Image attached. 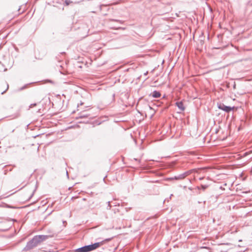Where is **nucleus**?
Instances as JSON below:
<instances>
[{
  "label": "nucleus",
  "instance_id": "nucleus-1",
  "mask_svg": "<svg viewBox=\"0 0 252 252\" xmlns=\"http://www.w3.org/2000/svg\"><path fill=\"white\" fill-rule=\"evenodd\" d=\"M52 235H38L34 236L31 240L27 243L26 246L24 248L23 251H28L37 247L42 242L45 241L49 238L52 237Z\"/></svg>",
  "mask_w": 252,
  "mask_h": 252
},
{
  "label": "nucleus",
  "instance_id": "nucleus-2",
  "mask_svg": "<svg viewBox=\"0 0 252 252\" xmlns=\"http://www.w3.org/2000/svg\"><path fill=\"white\" fill-rule=\"evenodd\" d=\"M217 106L219 109L221 110L226 113L230 112L235 108L234 106L231 107L230 106H226L221 102L218 103Z\"/></svg>",
  "mask_w": 252,
  "mask_h": 252
},
{
  "label": "nucleus",
  "instance_id": "nucleus-3",
  "mask_svg": "<svg viewBox=\"0 0 252 252\" xmlns=\"http://www.w3.org/2000/svg\"><path fill=\"white\" fill-rule=\"evenodd\" d=\"M192 172L191 170H189L186 171L182 174H181L178 176H175L173 177L169 178L168 179L169 180H183L187 176L189 175Z\"/></svg>",
  "mask_w": 252,
  "mask_h": 252
},
{
  "label": "nucleus",
  "instance_id": "nucleus-4",
  "mask_svg": "<svg viewBox=\"0 0 252 252\" xmlns=\"http://www.w3.org/2000/svg\"><path fill=\"white\" fill-rule=\"evenodd\" d=\"M111 240V238H108V239H106L104 241H102L99 242H96L94 244H91L92 246L93 247V250H95L96 249H97L98 248L100 247L101 245H102L104 244V241L108 242Z\"/></svg>",
  "mask_w": 252,
  "mask_h": 252
},
{
  "label": "nucleus",
  "instance_id": "nucleus-5",
  "mask_svg": "<svg viewBox=\"0 0 252 252\" xmlns=\"http://www.w3.org/2000/svg\"><path fill=\"white\" fill-rule=\"evenodd\" d=\"M90 116V114L86 113L85 112H81L78 114V116L76 118V119H83L88 118Z\"/></svg>",
  "mask_w": 252,
  "mask_h": 252
},
{
  "label": "nucleus",
  "instance_id": "nucleus-6",
  "mask_svg": "<svg viewBox=\"0 0 252 252\" xmlns=\"http://www.w3.org/2000/svg\"><path fill=\"white\" fill-rule=\"evenodd\" d=\"M175 105L181 111H184L185 109L184 103L182 101L176 102L175 103Z\"/></svg>",
  "mask_w": 252,
  "mask_h": 252
},
{
  "label": "nucleus",
  "instance_id": "nucleus-7",
  "mask_svg": "<svg viewBox=\"0 0 252 252\" xmlns=\"http://www.w3.org/2000/svg\"><path fill=\"white\" fill-rule=\"evenodd\" d=\"M151 95L153 97L155 98H159L161 94L158 91H154L151 94Z\"/></svg>",
  "mask_w": 252,
  "mask_h": 252
},
{
  "label": "nucleus",
  "instance_id": "nucleus-8",
  "mask_svg": "<svg viewBox=\"0 0 252 252\" xmlns=\"http://www.w3.org/2000/svg\"><path fill=\"white\" fill-rule=\"evenodd\" d=\"M76 252H87L86 245L75 250Z\"/></svg>",
  "mask_w": 252,
  "mask_h": 252
},
{
  "label": "nucleus",
  "instance_id": "nucleus-9",
  "mask_svg": "<svg viewBox=\"0 0 252 252\" xmlns=\"http://www.w3.org/2000/svg\"><path fill=\"white\" fill-rule=\"evenodd\" d=\"M7 70V67L5 65L0 62V71H6Z\"/></svg>",
  "mask_w": 252,
  "mask_h": 252
},
{
  "label": "nucleus",
  "instance_id": "nucleus-10",
  "mask_svg": "<svg viewBox=\"0 0 252 252\" xmlns=\"http://www.w3.org/2000/svg\"><path fill=\"white\" fill-rule=\"evenodd\" d=\"M86 246L87 252H90L94 251L93 247L92 246V244L86 245Z\"/></svg>",
  "mask_w": 252,
  "mask_h": 252
},
{
  "label": "nucleus",
  "instance_id": "nucleus-11",
  "mask_svg": "<svg viewBox=\"0 0 252 252\" xmlns=\"http://www.w3.org/2000/svg\"><path fill=\"white\" fill-rule=\"evenodd\" d=\"M37 182H36V185H35V189H34V190L33 191L32 194H31V195L29 197V200L33 196L35 191H36V190L37 189Z\"/></svg>",
  "mask_w": 252,
  "mask_h": 252
},
{
  "label": "nucleus",
  "instance_id": "nucleus-12",
  "mask_svg": "<svg viewBox=\"0 0 252 252\" xmlns=\"http://www.w3.org/2000/svg\"><path fill=\"white\" fill-rule=\"evenodd\" d=\"M207 187H208L207 185H201V187L200 188L198 187V189H201L204 190L207 188Z\"/></svg>",
  "mask_w": 252,
  "mask_h": 252
},
{
  "label": "nucleus",
  "instance_id": "nucleus-13",
  "mask_svg": "<svg viewBox=\"0 0 252 252\" xmlns=\"http://www.w3.org/2000/svg\"><path fill=\"white\" fill-rule=\"evenodd\" d=\"M3 204H4L3 207H6L7 208H13V207L12 206H10V205L4 203H3Z\"/></svg>",
  "mask_w": 252,
  "mask_h": 252
},
{
  "label": "nucleus",
  "instance_id": "nucleus-14",
  "mask_svg": "<svg viewBox=\"0 0 252 252\" xmlns=\"http://www.w3.org/2000/svg\"><path fill=\"white\" fill-rule=\"evenodd\" d=\"M6 88L5 90H4V91H3L1 93V94H4L8 90V89L9 88V85L7 83H6Z\"/></svg>",
  "mask_w": 252,
  "mask_h": 252
},
{
  "label": "nucleus",
  "instance_id": "nucleus-15",
  "mask_svg": "<svg viewBox=\"0 0 252 252\" xmlns=\"http://www.w3.org/2000/svg\"><path fill=\"white\" fill-rule=\"evenodd\" d=\"M72 2L69 0H65V3L66 5H68Z\"/></svg>",
  "mask_w": 252,
  "mask_h": 252
},
{
  "label": "nucleus",
  "instance_id": "nucleus-16",
  "mask_svg": "<svg viewBox=\"0 0 252 252\" xmlns=\"http://www.w3.org/2000/svg\"><path fill=\"white\" fill-rule=\"evenodd\" d=\"M28 85V84L25 85V86H24L23 87L21 88L20 90H23L26 89Z\"/></svg>",
  "mask_w": 252,
  "mask_h": 252
},
{
  "label": "nucleus",
  "instance_id": "nucleus-17",
  "mask_svg": "<svg viewBox=\"0 0 252 252\" xmlns=\"http://www.w3.org/2000/svg\"><path fill=\"white\" fill-rule=\"evenodd\" d=\"M36 105V103L31 104L30 105V106H29V108H32V107H34V106H35Z\"/></svg>",
  "mask_w": 252,
  "mask_h": 252
},
{
  "label": "nucleus",
  "instance_id": "nucleus-18",
  "mask_svg": "<svg viewBox=\"0 0 252 252\" xmlns=\"http://www.w3.org/2000/svg\"><path fill=\"white\" fill-rule=\"evenodd\" d=\"M111 206L110 205V201H108V206H107V209H111Z\"/></svg>",
  "mask_w": 252,
  "mask_h": 252
},
{
  "label": "nucleus",
  "instance_id": "nucleus-19",
  "mask_svg": "<svg viewBox=\"0 0 252 252\" xmlns=\"http://www.w3.org/2000/svg\"><path fill=\"white\" fill-rule=\"evenodd\" d=\"M19 116H20L19 113H17V114L14 115V116L13 118H18V117H19Z\"/></svg>",
  "mask_w": 252,
  "mask_h": 252
},
{
  "label": "nucleus",
  "instance_id": "nucleus-20",
  "mask_svg": "<svg viewBox=\"0 0 252 252\" xmlns=\"http://www.w3.org/2000/svg\"><path fill=\"white\" fill-rule=\"evenodd\" d=\"M88 123V121L85 122V121H82L79 122V123H80V124H87Z\"/></svg>",
  "mask_w": 252,
  "mask_h": 252
},
{
  "label": "nucleus",
  "instance_id": "nucleus-21",
  "mask_svg": "<svg viewBox=\"0 0 252 252\" xmlns=\"http://www.w3.org/2000/svg\"><path fill=\"white\" fill-rule=\"evenodd\" d=\"M111 21H116V22H120L119 20H116V19H112Z\"/></svg>",
  "mask_w": 252,
  "mask_h": 252
},
{
  "label": "nucleus",
  "instance_id": "nucleus-22",
  "mask_svg": "<svg viewBox=\"0 0 252 252\" xmlns=\"http://www.w3.org/2000/svg\"><path fill=\"white\" fill-rule=\"evenodd\" d=\"M134 160H135V161H138L139 162L140 161V159H138V158H134Z\"/></svg>",
  "mask_w": 252,
  "mask_h": 252
},
{
  "label": "nucleus",
  "instance_id": "nucleus-23",
  "mask_svg": "<svg viewBox=\"0 0 252 252\" xmlns=\"http://www.w3.org/2000/svg\"><path fill=\"white\" fill-rule=\"evenodd\" d=\"M5 198L4 196H2V195H1V196H0V200H1V199H3V198Z\"/></svg>",
  "mask_w": 252,
  "mask_h": 252
},
{
  "label": "nucleus",
  "instance_id": "nucleus-24",
  "mask_svg": "<svg viewBox=\"0 0 252 252\" xmlns=\"http://www.w3.org/2000/svg\"><path fill=\"white\" fill-rule=\"evenodd\" d=\"M6 172H7V170H4V174L5 175L6 174Z\"/></svg>",
  "mask_w": 252,
  "mask_h": 252
},
{
  "label": "nucleus",
  "instance_id": "nucleus-25",
  "mask_svg": "<svg viewBox=\"0 0 252 252\" xmlns=\"http://www.w3.org/2000/svg\"><path fill=\"white\" fill-rule=\"evenodd\" d=\"M147 74H148V71H147L146 72H145V73H144V75H147Z\"/></svg>",
  "mask_w": 252,
  "mask_h": 252
},
{
  "label": "nucleus",
  "instance_id": "nucleus-26",
  "mask_svg": "<svg viewBox=\"0 0 252 252\" xmlns=\"http://www.w3.org/2000/svg\"><path fill=\"white\" fill-rule=\"evenodd\" d=\"M66 176H67V177L68 178V172L66 171Z\"/></svg>",
  "mask_w": 252,
  "mask_h": 252
},
{
  "label": "nucleus",
  "instance_id": "nucleus-27",
  "mask_svg": "<svg viewBox=\"0 0 252 252\" xmlns=\"http://www.w3.org/2000/svg\"><path fill=\"white\" fill-rule=\"evenodd\" d=\"M61 54H65V52H62L61 53Z\"/></svg>",
  "mask_w": 252,
  "mask_h": 252
},
{
  "label": "nucleus",
  "instance_id": "nucleus-28",
  "mask_svg": "<svg viewBox=\"0 0 252 252\" xmlns=\"http://www.w3.org/2000/svg\"><path fill=\"white\" fill-rule=\"evenodd\" d=\"M11 66H12V65H9L8 66V67H9V68H11Z\"/></svg>",
  "mask_w": 252,
  "mask_h": 252
},
{
  "label": "nucleus",
  "instance_id": "nucleus-29",
  "mask_svg": "<svg viewBox=\"0 0 252 252\" xmlns=\"http://www.w3.org/2000/svg\"><path fill=\"white\" fill-rule=\"evenodd\" d=\"M83 102H81V103H80V105H83Z\"/></svg>",
  "mask_w": 252,
  "mask_h": 252
},
{
  "label": "nucleus",
  "instance_id": "nucleus-30",
  "mask_svg": "<svg viewBox=\"0 0 252 252\" xmlns=\"http://www.w3.org/2000/svg\"><path fill=\"white\" fill-rule=\"evenodd\" d=\"M3 205H0V207H3Z\"/></svg>",
  "mask_w": 252,
  "mask_h": 252
},
{
  "label": "nucleus",
  "instance_id": "nucleus-31",
  "mask_svg": "<svg viewBox=\"0 0 252 252\" xmlns=\"http://www.w3.org/2000/svg\"><path fill=\"white\" fill-rule=\"evenodd\" d=\"M173 195V194H171L170 196V199L172 197V196Z\"/></svg>",
  "mask_w": 252,
  "mask_h": 252
},
{
  "label": "nucleus",
  "instance_id": "nucleus-32",
  "mask_svg": "<svg viewBox=\"0 0 252 252\" xmlns=\"http://www.w3.org/2000/svg\"><path fill=\"white\" fill-rule=\"evenodd\" d=\"M14 131V129H13L12 131V132H13Z\"/></svg>",
  "mask_w": 252,
  "mask_h": 252
}]
</instances>
